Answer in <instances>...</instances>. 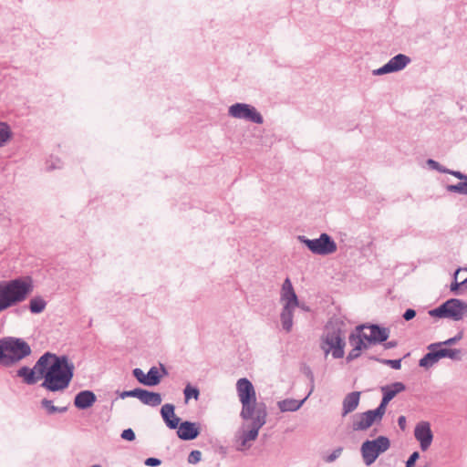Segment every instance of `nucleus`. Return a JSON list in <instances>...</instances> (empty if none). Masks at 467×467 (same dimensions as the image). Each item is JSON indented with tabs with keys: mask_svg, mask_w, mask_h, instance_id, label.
Instances as JSON below:
<instances>
[{
	"mask_svg": "<svg viewBox=\"0 0 467 467\" xmlns=\"http://www.w3.org/2000/svg\"><path fill=\"white\" fill-rule=\"evenodd\" d=\"M144 463H145V465L150 466V467H157V466L161 465V461L158 458L150 457L145 460Z\"/></svg>",
	"mask_w": 467,
	"mask_h": 467,
	"instance_id": "nucleus-46",
	"label": "nucleus"
},
{
	"mask_svg": "<svg viewBox=\"0 0 467 467\" xmlns=\"http://www.w3.org/2000/svg\"><path fill=\"white\" fill-rule=\"evenodd\" d=\"M306 399H303L301 400H297L295 399H285L278 401L277 406L282 412L296 411L302 407Z\"/></svg>",
	"mask_w": 467,
	"mask_h": 467,
	"instance_id": "nucleus-27",
	"label": "nucleus"
},
{
	"mask_svg": "<svg viewBox=\"0 0 467 467\" xmlns=\"http://www.w3.org/2000/svg\"><path fill=\"white\" fill-rule=\"evenodd\" d=\"M264 425V415L261 413L257 418H254L250 430L243 431L240 435L235 437L236 450L243 451L249 449L251 447L249 442L256 440L259 431Z\"/></svg>",
	"mask_w": 467,
	"mask_h": 467,
	"instance_id": "nucleus-9",
	"label": "nucleus"
},
{
	"mask_svg": "<svg viewBox=\"0 0 467 467\" xmlns=\"http://www.w3.org/2000/svg\"><path fill=\"white\" fill-rule=\"evenodd\" d=\"M410 57L404 54H398L391 57L384 66L372 71L373 76H380L389 73L398 72L405 68L410 63Z\"/></svg>",
	"mask_w": 467,
	"mask_h": 467,
	"instance_id": "nucleus-10",
	"label": "nucleus"
},
{
	"mask_svg": "<svg viewBox=\"0 0 467 467\" xmlns=\"http://www.w3.org/2000/svg\"><path fill=\"white\" fill-rule=\"evenodd\" d=\"M167 373L166 368L162 364H160V368L151 367L146 374V386L152 387L158 385L161 378L167 375Z\"/></svg>",
	"mask_w": 467,
	"mask_h": 467,
	"instance_id": "nucleus-22",
	"label": "nucleus"
},
{
	"mask_svg": "<svg viewBox=\"0 0 467 467\" xmlns=\"http://www.w3.org/2000/svg\"><path fill=\"white\" fill-rule=\"evenodd\" d=\"M386 408L384 405H379L375 410H370L372 411V413L376 416V418L379 420V421L380 422L385 412H386Z\"/></svg>",
	"mask_w": 467,
	"mask_h": 467,
	"instance_id": "nucleus-41",
	"label": "nucleus"
},
{
	"mask_svg": "<svg viewBox=\"0 0 467 467\" xmlns=\"http://www.w3.org/2000/svg\"><path fill=\"white\" fill-rule=\"evenodd\" d=\"M177 435L182 441H192L200 434L199 424L192 421H182L178 424Z\"/></svg>",
	"mask_w": 467,
	"mask_h": 467,
	"instance_id": "nucleus-14",
	"label": "nucleus"
},
{
	"mask_svg": "<svg viewBox=\"0 0 467 467\" xmlns=\"http://www.w3.org/2000/svg\"><path fill=\"white\" fill-rule=\"evenodd\" d=\"M74 364L67 356L46 352L32 368L23 366L16 371L26 385H34L43 379L41 387L51 392L63 391L68 388L74 377Z\"/></svg>",
	"mask_w": 467,
	"mask_h": 467,
	"instance_id": "nucleus-1",
	"label": "nucleus"
},
{
	"mask_svg": "<svg viewBox=\"0 0 467 467\" xmlns=\"http://www.w3.org/2000/svg\"><path fill=\"white\" fill-rule=\"evenodd\" d=\"M460 285H462V287L467 289V277L463 279L462 282H460Z\"/></svg>",
	"mask_w": 467,
	"mask_h": 467,
	"instance_id": "nucleus-54",
	"label": "nucleus"
},
{
	"mask_svg": "<svg viewBox=\"0 0 467 467\" xmlns=\"http://www.w3.org/2000/svg\"><path fill=\"white\" fill-rule=\"evenodd\" d=\"M236 390L240 402L254 400L256 398L254 388L252 382L246 378H242L236 382Z\"/></svg>",
	"mask_w": 467,
	"mask_h": 467,
	"instance_id": "nucleus-16",
	"label": "nucleus"
},
{
	"mask_svg": "<svg viewBox=\"0 0 467 467\" xmlns=\"http://www.w3.org/2000/svg\"><path fill=\"white\" fill-rule=\"evenodd\" d=\"M416 316V311L412 308H408L404 314H403V318L406 320V321H410L411 320L412 318H414Z\"/></svg>",
	"mask_w": 467,
	"mask_h": 467,
	"instance_id": "nucleus-47",
	"label": "nucleus"
},
{
	"mask_svg": "<svg viewBox=\"0 0 467 467\" xmlns=\"http://www.w3.org/2000/svg\"><path fill=\"white\" fill-rule=\"evenodd\" d=\"M202 459V452L198 450L192 451L188 455V462L191 464L198 463Z\"/></svg>",
	"mask_w": 467,
	"mask_h": 467,
	"instance_id": "nucleus-38",
	"label": "nucleus"
},
{
	"mask_svg": "<svg viewBox=\"0 0 467 467\" xmlns=\"http://www.w3.org/2000/svg\"><path fill=\"white\" fill-rule=\"evenodd\" d=\"M419 458H420V453L418 451L412 452L406 462V467H413L415 465L416 461Z\"/></svg>",
	"mask_w": 467,
	"mask_h": 467,
	"instance_id": "nucleus-45",
	"label": "nucleus"
},
{
	"mask_svg": "<svg viewBox=\"0 0 467 467\" xmlns=\"http://www.w3.org/2000/svg\"><path fill=\"white\" fill-rule=\"evenodd\" d=\"M397 346V342L396 341H387L385 344H384V348L386 349H390V348H393Z\"/></svg>",
	"mask_w": 467,
	"mask_h": 467,
	"instance_id": "nucleus-50",
	"label": "nucleus"
},
{
	"mask_svg": "<svg viewBox=\"0 0 467 467\" xmlns=\"http://www.w3.org/2000/svg\"><path fill=\"white\" fill-rule=\"evenodd\" d=\"M439 347L441 344L439 343H431L427 347L429 350L419 361V366L424 368H430L433 365L441 360Z\"/></svg>",
	"mask_w": 467,
	"mask_h": 467,
	"instance_id": "nucleus-15",
	"label": "nucleus"
},
{
	"mask_svg": "<svg viewBox=\"0 0 467 467\" xmlns=\"http://www.w3.org/2000/svg\"><path fill=\"white\" fill-rule=\"evenodd\" d=\"M389 401H390V400L386 395L383 394L382 400L379 404L387 407V405L389 403Z\"/></svg>",
	"mask_w": 467,
	"mask_h": 467,
	"instance_id": "nucleus-51",
	"label": "nucleus"
},
{
	"mask_svg": "<svg viewBox=\"0 0 467 467\" xmlns=\"http://www.w3.org/2000/svg\"><path fill=\"white\" fill-rule=\"evenodd\" d=\"M47 302L41 296L33 297L30 302L28 308L33 314H39L46 308Z\"/></svg>",
	"mask_w": 467,
	"mask_h": 467,
	"instance_id": "nucleus-29",
	"label": "nucleus"
},
{
	"mask_svg": "<svg viewBox=\"0 0 467 467\" xmlns=\"http://www.w3.org/2000/svg\"><path fill=\"white\" fill-rule=\"evenodd\" d=\"M41 407L46 410L48 415H52L57 412V407L53 404V401L47 399L41 400Z\"/></svg>",
	"mask_w": 467,
	"mask_h": 467,
	"instance_id": "nucleus-34",
	"label": "nucleus"
},
{
	"mask_svg": "<svg viewBox=\"0 0 467 467\" xmlns=\"http://www.w3.org/2000/svg\"><path fill=\"white\" fill-rule=\"evenodd\" d=\"M140 388L131 389V390H124L120 392L119 397L121 399H125L128 397L137 398L139 397Z\"/></svg>",
	"mask_w": 467,
	"mask_h": 467,
	"instance_id": "nucleus-43",
	"label": "nucleus"
},
{
	"mask_svg": "<svg viewBox=\"0 0 467 467\" xmlns=\"http://www.w3.org/2000/svg\"><path fill=\"white\" fill-rule=\"evenodd\" d=\"M447 173L458 178L459 180L462 181L458 182L457 184H450L447 185L446 189L450 192H455L459 194L467 195V174H464L459 171H447Z\"/></svg>",
	"mask_w": 467,
	"mask_h": 467,
	"instance_id": "nucleus-20",
	"label": "nucleus"
},
{
	"mask_svg": "<svg viewBox=\"0 0 467 467\" xmlns=\"http://www.w3.org/2000/svg\"><path fill=\"white\" fill-rule=\"evenodd\" d=\"M439 352L441 359L444 358H448L451 360H461L462 359V352L457 348H446L442 347H439Z\"/></svg>",
	"mask_w": 467,
	"mask_h": 467,
	"instance_id": "nucleus-30",
	"label": "nucleus"
},
{
	"mask_svg": "<svg viewBox=\"0 0 467 467\" xmlns=\"http://www.w3.org/2000/svg\"><path fill=\"white\" fill-rule=\"evenodd\" d=\"M67 410V407H57V412L63 413L66 412Z\"/></svg>",
	"mask_w": 467,
	"mask_h": 467,
	"instance_id": "nucleus-53",
	"label": "nucleus"
},
{
	"mask_svg": "<svg viewBox=\"0 0 467 467\" xmlns=\"http://www.w3.org/2000/svg\"><path fill=\"white\" fill-rule=\"evenodd\" d=\"M342 451H343V448L342 447H337L336 448L335 450L332 451V452L327 456L324 457V461L326 462H335L337 458L340 457V455L342 454Z\"/></svg>",
	"mask_w": 467,
	"mask_h": 467,
	"instance_id": "nucleus-35",
	"label": "nucleus"
},
{
	"mask_svg": "<svg viewBox=\"0 0 467 467\" xmlns=\"http://www.w3.org/2000/svg\"><path fill=\"white\" fill-rule=\"evenodd\" d=\"M120 437L123 439V440H126V441H132L135 440L136 436H135V432L133 431L132 429L129 428V429H126L122 431Z\"/></svg>",
	"mask_w": 467,
	"mask_h": 467,
	"instance_id": "nucleus-44",
	"label": "nucleus"
},
{
	"mask_svg": "<svg viewBox=\"0 0 467 467\" xmlns=\"http://www.w3.org/2000/svg\"><path fill=\"white\" fill-rule=\"evenodd\" d=\"M427 163L431 169L436 170L442 173H447L448 169L445 167H442L438 161H436L432 159H429L427 161Z\"/></svg>",
	"mask_w": 467,
	"mask_h": 467,
	"instance_id": "nucleus-39",
	"label": "nucleus"
},
{
	"mask_svg": "<svg viewBox=\"0 0 467 467\" xmlns=\"http://www.w3.org/2000/svg\"><path fill=\"white\" fill-rule=\"evenodd\" d=\"M461 270H462L461 268H458V269L454 272V274H453V281H458L457 279H458V275H459V274H460Z\"/></svg>",
	"mask_w": 467,
	"mask_h": 467,
	"instance_id": "nucleus-52",
	"label": "nucleus"
},
{
	"mask_svg": "<svg viewBox=\"0 0 467 467\" xmlns=\"http://www.w3.org/2000/svg\"><path fill=\"white\" fill-rule=\"evenodd\" d=\"M90 467H102V466L100 464H94V465H92Z\"/></svg>",
	"mask_w": 467,
	"mask_h": 467,
	"instance_id": "nucleus-55",
	"label": "nucleus"
},
{
	"mask_svg": "<svg viewBox=\"0 0 467 467\" xmlns=\"http://www.w3.org/2000/svg\"><path fill=\"white\" fill-rule=\"evenodd\" d=\"M175 407L171 403H166L162 405L161 409V417L166 423L167 427L171 430L177 429L178 424L180 422V418H178L174 413Z\"/></svg>",
	"mask_w": 467,
	"mask_h": 467,
	"instance_id": "nucleus-21",
	"label": "nucleus"
},
{
	"mask_svg": "<svg viewBox=\"0 0 467 467\" xmlns=\"http://www.w3.org/2000/svg\"><path fill=\"white\" fill-rule=\"evenodd\" d=\"M365 332L357 330V332H352L348 336V342L351 347H356L358 350L362 351L364 349H368L369 347V343L364 337Z\"/></svg>",
	"mask_w": 467,
	"mask_h": 467,
	"instance_id": "nucleus-26",
	"label": "nucleus"
},
{
	"mask_svg": "<svg viewBox=\"0 0 467 467\" xmlns=\"http://www.w3.org/2000/svg\"><path fill=\"white\" fill-rule=\"evenodd\" d=\"M97 401V396L92 390H81L74 399V406L78 410H87Z\"/></svg>",
	"mask_w": 467,
	"mask_h": 467,
	"instance_id": "nucleus-17",
	"label": "nucleus"
},
{
	"mask_svg": "<svg viewBox=\"0 0 467 467\" xmlns=\"http://www.w3.org/2000/svg\"><path fill=\"white\" fill-rule=\"evenodd\" d=\"M33 290V279L28 275L0 283V313L26 301Z\"/></svg>",
	"mask_w": 467,
	"mask_h": 467,
	"instance_id": "nucleus-2",
	"label": "nucleus"
},
{
	"mask_svg": "<svg viewBox=\"0 0 467 467\" xmlns=\"http://www.w3.org/2000/svg\"><path fill=\"white\" fill-rule=\"evenodd\" d=\"M62 167V162L58 158H55L51 156L49 160L47 161V170H55L60 169Z\"/></svg>",
	"mask_w": 467,
	"mask_h": 467,
	"instance_id": "nucleus-37",
	"label": "nucleus"
},
{
	"mask_svg": "<svg viewBox=\"0 0 467 467\" xmlns=\"http://www.w3.org/2000/svg\"><path fill=\"white\" fill-rule=\"evenodd\" d=\"M31 354L30 346L22 338H0V365L11 367Z\"/></svg>",
	"mask_w": 467,
	"mask_h": 467,
	"instance_id": "nucleus-3",
	"label": "nucleus"
},
{
	"mask_svg": "<svg viewBox=\"0 0 467 467\" xmlns=\"http://www.w3.org/2000/svg\"><path fill=\"white\" fill-rule=\"evenodd\" d=\"M360 392L353 391L348 393L343 400V412L342 415L346 416L347 414L354 411L359 403Z\"/></svg>",
	"mask_w": 467,
	"mask_h": 467,
	"instance_id": "nucleus-25",
	"label": "nucleus"
},
{
	"mask_svg": "<svg viewBox=\"0 0 467 467\" xmlns=\"http://www.w3.org/2000/svg\"><path fill=\"white\" fill-rule=\"evenodd\" d=\"M406 389V386L402 382H394L390 385H386L381 387V391L384 395H386L390 400L399 393L404 391Z\"/></svg>",
	"mask_w": 467,
	"mask_h": 467,
	"instance_id": "nucleus-28",
	"label": "nucleus"
},
{
	"mask_svg": "<svg viewBox=\"0 0 467 467\" xmlns=\"http://www.w3.org/2000/svg\"><path fill=\"white\" fill-rule=\"evenodd\" d=\"M132 374L140 383L146 386V374L140 368H134Z\"/></svg>",
	"mask_w": 467,
	"mask_h": 467,
	"instance_id": "nucleus-40",
	"label": "nucleus"
},
{
	"mask_svg": "<svg viewBox=\"0 0 467 467\" xmlns=\"http://www.w3.org/2000/svg\"><path fill=\"white\" fill-rule=\"evenodd\" d=\"M297 306H289L288 304H284L282 312L280 314V319L282 323V327L286 332H290L293 327V316L294 310Z\"/></svg>",
	"mask_w": 467,
	"mask_h": 467,
	"instance_id": "nucleus-23",
	"label": "nucleus"
},
{
	"mask_svg": "<svg viewBox=\"0 0 467 467\" xmlns=\"http://www.w3.org/2000/svg\"><path fill=\"white\" fill-rule=\"evenodd\" d=\"M414 436L420 442V449L424 451H427L433 440V433L431 429V424L428 421L419 422L414 429Z\"/></svg>",
	"mask_w": 467,
	"mask_h": 467,
	"instance_id": "nucleus-13",
	"label": "nucleus"
},
{
	"mask_svg": "<svg viewBox=\"0 0 467 467\" xmlns=\"http://www.w3.org/2000/svg\"><path fill=\"white\" fill-rule=\"evenodd\" d=\"M298 240L304 244L313 254L318 255H328L335 253L337 245L333 238L323 233L316 239H308L305 235H299Z\"/></svg>",
	"mask_w": 467,
	"mask_h": 467,
	"instance_id": "nucleus-7",
	"label": "nucleus"
},
{
	"mask_svg": "<svg viewBox=\"0 0 467 467\" xmlns=\"http://www.w3.org/2000/svg\"><path fill=\"white\" fill-rule=\"evenodd\" d=\"M368 329L369 334L365 332L364 337L369 344H380L386 342L389 337V330L376 324H363L357 327L356 330L363 331Z\"/></svg>",
	"mask_w": 467,
	"mask_h": 467,
	"instance_id": "nucleus-11",
	"label": "nucleus"
},
{
	"mask_svg": "<svg viewBox=\"0 0 467 467\" xmlns=\"http://www.w3.org/2000/svg\"><path fill=\"white\" fill-rule=\"evenodd\" d=\"M375 422H379L372 411L367 410L363 413L358 414L357 419L353 422L354 431H366Z\"/></svg>",
	"mask_w": 467,
	"mask_h": 467,
	"instance_id": "nucleus-18",
	"label": "nucleus"
},
{
	"mask_svg": "<svg viewBox=\"0 0 467 467\" xmlns=\"http://www.w3.org/2000/svg\"><path fill=\"white\" fill-rule=\"evenodd\" d=\"M462 287V285H460V282L458 281H452L451 284L450 289L452 293L459 295L460 294V288Z\"/></svg>",
	"mask_w": 467,
	"mask_h": 467,
	"instance_id": "nucleus-48",
	"label": "nucleus"
},
{
	"mask_svg": "<svg viewBox=\"0 0 467 467\" xmlns=\"http://www.w3.org/2000/svg\"><path fill=\"white\" fill-rule=\"evenodd\" d=\"M373 359L381 364L388 365L393 369H400L401 368V359H384L379 358H373Z\"/></svg>",
	"mask_w": 467,
	"mask_h": 467,
	"instance_id": "nucleus-33",
	"label": "nucleus"
},
{
	"mask_svg": "<svg viewBox=\"0 0 467 467\" xmlns=\"http://www.w3.org/2000/svg\"><path fill=\"white\" fill-rule=\"evenodd\" d=\"M390 447V441L386 436H379L374 440L365 441L360 447V452L366 466H370L377 458Z\"/></svg>",
	"mask_w": 467,
	"mask_h": 467,
	"instance_id": "nucleus-6",
	"label": "nucleus"
},
{
	"mask_svg": "<svg viewBox=\"0 0 467 467\" xmlns=\"http://www.w3.org/2000/svg\"><path fill=\"white\" fill-rule=\"evenodd\" d=\"M281 302L288 304L289 306H298V298L294 290L290 279H285L281 288Z\"/></svg>",
	"mask_w": 467,
	"mask_h": 467,
	"instance_id": "nucleus-19",
	"label": "nucleus"
},
{
	"mask_svg": "<svg viewBox=\"0 0 467 467\" xmlns=\"http://www.w3.org/2000/svg\"><path fill=\"white\" fill-rule=\"evenodd\" d=\"M11 135L10 127L5 122H0V147L5 144Z\"/></svg>",
	"mask_w": 467,
	"mask_h": 467,
	"instance_id": "nucleus-31",
	"label": "nucleus"
},
{
	"mask_svg": "<svg viewBox=\"0 0 467 467\" xmlns=\"http://www.w3.org/2000/svg\"><path fill=\"white\" fill-rule=\"evenodd\" d=\"M183 393H184V397H185L186 400H188L192 398H193L194 400H198L199 395H200L199 389L196 387L191 386L190 384H188L185 387Z\"/></svg>",
	"mask_w": 467,
	"mask_h": 467,
	"instance_id": "nucleus-32",
	"label": "nucleus"
},
{
	"mask_svg": "<svg viewBox=\"0 0 467 467\" xmlns=\"http://www.w3.org/2000/svg\"><path fill=\"white\" fill-rule=\"evenodd\" d=\"M242 410L240 416L243 420H253L254 418H257L259 415H264L265 423L266 422L267 410L266 406L263 402H256V398L254 400H250L246 401H242Z\"/></svg>",
	"mask_w": 467,
	"mask_h": 467,
	"instance_id": "nucleus-12",
	"label": "nucleus"
},
{
	"mask_svg": "<svg viewBox=\"0 0 467 467\" xmlns=\"http://www.w3.org/2000/svg\"><path fill=\"white\" fill-rule=\"evenodd\" d=\"M465 271H467V268L465 269Z\"/></svg>",
	"mask_w": 467,
	"mask_h": 467,
	"instance_id": "nucleus-56",
	"label": "nucleus"
},
{
	"mask_svg": "<svg viewBox=\"0 0 467 467\" xmlns=\"http://www.w3.org/2000/svg\"><path fill=\"white\" fill-rule=\"evenodd\" d=\"M462 337H463V331H460L453 337L448 338L444 341H441L438 343L441 344V347L452 346V345L456 344L458 341H460L462 338Z\"/></svg>",
	"mask_w": 467,
	"mask_h": 467,
	"instance_id": "nucleus-36",
	"label": "nucleus"
},
{
	"mask_svg": "<svg viewBox=\"0 0 467 467\" xmlns=\"http://www.w3.org/2000/svg\"><path fill=\"white\" fill-rule=\"evenodd\" d=\"M138 399L145 405L157 407L161 403V396L158 392L140 389Z\"/></svg>",
	"mask_w": 467,
	"mask_h": 467,
	"instance_id": "nucleus-24",
	"label": "nucleus"
},
{
	"mask_svg": "<svg viewBox=\"0 0 467 467\" xmlns=\"http://www.w3.org/2000/svg\"><path fill=\"white\" fill-rule=\"evenodd\" d=\"M360 355H361V351L358 350L356 347H352V349L348 354V356L346 358V360H347V362H351L354 359H356L358 357H360Z\"/></svg>",
	"mask_w": 467,
	"mask_h": 467,
	"instance_id": "nucleus-42",
	"label": "nucleus"
},
{
	"mask_svg": "<svg viewBox=\"0 0 467 467\" xmlns=\"http://www.w3.org/2000/svg\"><path fill=\"white\" fill-rule=\"evenodd\" d=\"M346 342L343 324L339 322H329L321 338V348L325 354L331 353L334 358L344 357Z\"/></svg>",
	"mask_w": 467,
	"mask_h": 467,
	"instance_id": "nucleus-4",
	"label": "nucleus"
},
{
	"mask_svg": "<svg viewBox=\"0 0 467 467\" xmlns=\"http://www.w3.org/2000/svg\"><path fill=\"white\" fill-rule=\"evenodd\" d=\"M398 424L399 427L404 431L406 429V417L405 416H400L398 418Z\"/></svg>",
	"mask_w": 467,
	"mask_h": 467,
	"instance_id": "nucleus-49",
	"label": "nucleus"
},
{
	"mask_svg": "<svg viewBox=\"0 0 467 467\" xmlns=\"http://www.w3.org/2000/svg\"><path fill=\"white\" fill-rule=\"evenodd\" d=\"M228 115L254 124H263L264 118L257 109L247 103L237 102L228 108Z\"/></svg>",
	"mask_w": 467,
	"mask_h": 467,
	"instance_id": "nucleus-8",
	"label": "nucleus"
},
{
	"mask_svg": "<svg viewBox=\"0 0 467 467\" xmlns=\"http://www.w3.org/2000/svg\"><path fill=\"white\" fill-rule=\"evenodd\" d=\"M428 314L434 317L460 321L467 316V303L458 298H451L438 307L430 310Z\"/></svg>",
	"mask_w": 467,
	"mask_h": 467,
	"instance_id": "nucleus-5",
	"label": "nucleus"
}]
</instances>
